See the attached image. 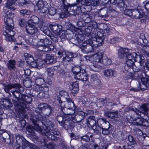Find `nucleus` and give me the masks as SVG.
<instances>
[{
    "mask_svg": "<svg viewBox=\"0 0 149 149\" xmlns=\"http://www.w3.org/2000/svg\"><path fill=\"white\" fill-rule=\"evenodd\" d=\"M27 53H25V54H24V56H26V55H27Z\"/></svg>",
    "mask_w": 149,
    "mask_h": 149,
    "instance_id": "obj_58",
    "label": "nucleus"
},
{
    "mask_svg": "<svg viewBox=\"0 0 149 149\" xmlns=\"http://www.w3.org/2000/svg\"><path fill=\"white\" fill-rule=\"evenodd\" d=\"M128 78L132 79L133 78V76L131 74H130L128 76Z\"/></svg>",
    "mask_w": 149,
    "mask_h": 149,
    "instance_id": "obj_47",
    "label": "nucleus"
},
{
    "mask_svg": "<svg viewBox=\"0 0 149 149\" xmlns=\"http://www.w3.org/2000/svg\"><path fill=\"white\" fill-rule=\"evenodd\" d=\"M0 104L1 108H0V115L3 113V109H7L9 107L12 106V104L10 102L9 100L7 99H4L2 101L0 102Z\"/></svg>",
    "mask_w": 149,
    "mask_h": 149,
    "instance_id": "obj_6",
    "label": "nucleus"
},
{
    "mask_svg": "<svg viewBox=\"0 0 149 149\" xmlns=\"http://www.w3.org/2000/svg\"><path fill=\"white\" fill-rule=\"evenodd\" d=\"M105 60L107 64L109 65L111 63V60L110 58H107Z\"/></svg>",
    "mask_w": 149,
    "mask_h": 149,
    "instance_id": "obj_43",
    "label": "nucleus"
},
{
    "mask_svg": "<svg viewBox=\"0 0 149 149\" xmlns=\"http://www.w3.org/2000/svg\"><path fill=\"white\" fill-rule=\"evenodd\" d=\"M96 147V146H95V147H93V149H95V147Z\"/></svg>",
    "mask_w": 149,
    "mask_h": 149,
    "instance_id": "obj_63",
    "label": "nucleus"
},
{
    "mask_svg": "<svg viewBox=\"0 0 149 149\" xmlns=\"http://www.w3.org/2000/svg\"><path fill=\"white\" fill-rule=\"evenodd\" d=\"M72 92L73 93H77L79 90V85L77 82L76 81L72 83L70 87Z\"/></svg>",
    "mask_w": 149,
    "mask_h": 149,
    "instance_id": "obj_13",
    "label": "nucleus"
},
{
    "mask_svg": "<svg viewBox=\"0 0 149 149\" xmlns=\"http://www.w3.org/2000/svg\"><path fill=\"white\" fill-rule=\"evenodd\" d=\"M19 88V85L17 84H8L5 85L4 89L6 92H9L10 90L12 88H16L17 89Z\"/></svg>",
    "mask_w": 149,
    "mask_h": 149,
    "instance_id": "obj_11",
    "label": "nucleus"
},
{
    "mask_svg": "<svg viewBox=\"0 0 149 149\" xmlns=\"http://www.w3.org/2000/svg\"><path fill=\"white\" fill-rule=\"evenodd\" d=\"M58 54L59 55H60L61 54V53L60 52H58Z\"/></svg>",
    "mask_w": 149,
    "mask_h": 149,
    "instance_id": "obj_57",
    "label": "nucleus"
},
{
    "mask_svg": "<svg viewBox=\"0 0 149 149\" xmlns=\"http://www.w3.org/2000/svg\"><path fill=\"white\" fill-rule=\"evenodd\" d=\"M76 69H77V68H74V70L75 69L76 70Z\"/></svg>",
    "mask_w": 149,
    "mask_h": 149,
    "instance_id": "obj_64",
    "label": "nucleus"
},
{
    "mask_svg": "<svg viewBox=\"0 0 149 149\" xmlns=\"http://www.w3.org/2000/svg\"><path fill=\"white\" fill-rule=\"evenodd\" d=\"M49 49L48 47L44 46L42 44L40 45L39 44V46L38 47V50L40 52H47Z\"/></svg>",
    "mask_w": 149,
    "mask_h": 149,
    "instance_id": "obj_22",
    "label": "nucleus"
},
{
    "mask_svg": "<svg viewBox=\"0 0 149 149\" xmlns=\"http://www.w3.org/2000/svg\"><path fill=\"white\" fill-rule=\"evenodd\" d=\"M31 21L28 22V25L26 26V29L28 33L33 34L37 33L38 29L33 24H31Z\"/></svg>",
    "mask_w": 149,
    "mask_h": 149,
    "instance_id": "obj_7",
    "label": "nucleus"
},
{
    "mask_svg": "<svg viewBox=\"0 0 149 149\" xmlns=\"http://www.w3.org/2000/svg\"><path fill=\"white\" fill-rule=\"evenodd\" d=\"M128 138H129V139L130 138H132V137L130 136H129Z\"/></svg>",
    "mask_w": 149,
    "mask_h": 149,
    "instance_id": "obj_59",
    "label": "nucleus"
},
{
    "mask_svg": "<svg viewBox=\"0 0 149 149\" xmlns=\"http://www.w3.org/2000/svg\"><path fill=\"white\" fill-rule=\"evenodd\" d=\"M68 16V13L67 11H66L65 13H62L61 14L60 17L61 18H63L65 17H67Z\"/></svg>",
    "mask_w": 149,
    "mask_h": 149,
    "instance_id": "obj_39",
    "label": "nucleus"
},
{
    "mask_svg": "<svg viewBox=\"0 0 149 149\" xmlns=\"http://www.w3.org/2000/svg\"><path fill=\"white\" fill-rule=\"evenodd\" d=\"M83 99H84V101L83 102L82 101V103H83L84 104L85 102L86 101L87 99L85 97H84L82 98Z\"/></svg>",
    "mask_w": 149,
    "mask_h": 149,
    "instance_id": "obj_52",
    "label": "nucleus"
},
{
    "mask_svg": "<svg viewBox=\"0 0 149 149\" xmlns=\"http://www.w3.org/2000/svg\"><path fill=\"white\" fill-rule=\"evenodd\" d=\"M32 147L31 148V149H38L37 148L36 146L33 145H32Z\"/></svg>",
    "mask_w": 149,
    "mask_h": 149,
    "instance_id": "obj_48",
    "label": "nucleus"
},
{
    "mask_svg": "<svg viewBox=\"0 0 149 149\" xmlns=\"http://www.w3.org/2000/svg\"><path fill=\"white\" fill-rule=\"evenodd\" d=\"M129 52V50L128 49L121 48L119 49L118 55L119 57L120 58L126 57L127 58L126 61L127 65L129 67H131L134 63L133 62L132 60L133 56L132 54H130Z\"/></svg>",
    "mask_w": 149,
    "mask_h": 149,
    "instance_id": "obj_3",
    "label": "nucleus"
},
{
    "mask_svg": "<svg viewBox=\"0 0 149 149\" xmlns=\"http://www.w3.org/2000/svg\"><path fill=\"white\" fill-rule=\"evenodd\" d=\"M141 110L142 112H139V111H136V113L139 115L141 117V116L144 114H148V110L147 108L145 107H143L141 108ZM130 123H132L134 125H142L145 126H148L149 125V123L144 118H139L135 120H134L130 122Z\"/></svg>",
    "mask_w": 149,
    "mask_h": 149,
    "instance_id": "obj_2",
    "label": "nucleus"
},
{
    "mask_svg": "<svg viewBox=\"0 0 149 149\" xmlns=\"http://www.w3.org/2000/svg\"><path fill=\"white\" fill-rule=\"evenodd\" d=\"M38 43L40 45L42 44L44 46L48 47V45L50 44L51 42L48 39L46 38L45 39H40L38 41Z\"/></svg>",
    "mask_w": 149,
    "mask_h": 149,
    "instance_id": "obj_18",
    "label": "nucleus"
},
{
    "mask_svg": "<svg viewBox=\"0 0 149 149\" xmlns=\"http://www.w3.org/2000/svg\"><path fill=\"white\" fill-rule=\"evenodd\" d=\"M124 13L125 15L128 16L132 15L133 14L131 10H126L124 11Z\"/></svg>",
    "mask_w": 149,
    "mask_h": 149,
    "instance_id": "obj_34",
    "label": "nucleus"
},
{
    "mask_svg": "<svg viewBox=\"0 0 149 149\" xmlns=\"http://www.w3.org/2000/svg\"><path fill=\"white\" fill-rule=\"evenodd\" d=\"M48 13L50 15H53L56 13V10L54 8L51 7L48 10Z\"/></svg>",
    "mask_w": 149,
    "mask_h": 149,
    "instance_id": "obj_26",
    "label": "nucleus"
},
{
    "mask_svg": "<svg viewBox=\"0 0 149 149\" xmlns=\"http://www.w3.org/2000/svg\"><path fill=\"white\" fill-rule=\"evenodd\" d=\"M113 40H115V41H118L120 40V39L118 38L117 37L113 38L112 39H111L110 41V43L111 44L114 43V42H112Z\"/></svg>",
    "mask_w": 149,
    "mask_h": 149,
    "instance_id": "obj_41",
    "label": "nucleus"
},
{
    "mask_svg": "<svg viewBox=\"0 0 149 149\" xmlns=\"http://www.w3.org/2000/svg\"><path fill=\"white\" fill-rule=\"evenodd\" d=\"M101 120L104 124H107L108 126V127L106 129H103L102 131V133L104 135L107 134L109 133L108 129L110 128V124L108 122L106 121V120L104 119H102Z\"/></svg>",
    "mask_w": 149,
    "mask_h": 149,
    "instance_id": "obj_16",
    "label": "nucleus"
},
{
    "mask_svg": "<svg viewBox=\"0 0 149 149\" xmlns=\"http://www.w3.org/2000/svg\"><path fill=\"white\" fill-rule=\"evenodd\" d=\"M28 12L25 9L22 10L20 11V14L22 15H23L24 14H28Z\"/></svg>",
    "mask_w": 149,
    "mask_h": 149,
    "instance_id": "obj_38",
    "label": "nucleus"
},
{
    "mask_svg": "<svg viewBox=\"0 0 149 149\" xmlns=\"http://www.w3.org/2000/svg\"><path fill=\"white\" fill-rule=\"evenodd\" d=\"M104 101L105 100L102 99H100L97 101V106L98 107H100L104 104Z\"/></svg>",
    "mask_w": 149,
    "mask_h": 149,
    "instance_id": "obj_28",
    "label": "nucleus"
},
{
    "mask_svg": "<svg viewBox=\"0 0 149 149\" xmlns=\"http://www.w3.org/2000/svg\"><path fill=\"white\" fill-rule=\"evenodd\" d=\"M21 123H23L24 124V125H23V126H24L25 125V121L24 120H22L21 122Z\"/></svg>",
    "mask_w": 149,
    "mask_h": 149,
    "instance_id": "obj_51",
    "label": "nucleus"
},
{
    "mask_svg": "<svg viewBox=\"0 0 149 149\" xmlns=\"http://www.w3.org/2000/svg\"><path fill=\"white\" fill-rule=\"evenodd\" d=\"M16 0H8L6 3L4 8H7L10 10L14 11L16 9L15 4ZM5 8H4V9Z\"/></svg>",
    "mask_w": 149,
    "mask_h": 149,
    "instance_id": "obj_8",
    "label": "nucleus"
},
{
    "mask_svg": "<svg viewBox=\"0 0 149 149\" xmlns=\"http://www.w3.org/2000/svg\"><path fill=\"white\" fill-rule=\"evenodd\" d=\"M73 72L74 74V77L75 79L81 80L83 82H85L86 84H88V75L84 70L81 68L79 72L73 70Z\"/></svg>",
    "mask_w": 149,
    "mask_h": 149,
    "instance_id": "obj_4",
    "label": "nucleus"
},
{
    "mask_svg": "<svg viewBox=\"0 0 149 149\" xmlns=\"http://www.w3.org/2000/svg\"><path fill=\"white\" fill-rule=\"evenodd\" d=\"M86 43L88 44H89L92 47L93 46V42L91 39H89L87 40L86 41Z\"/></svg>",
    "mask_w": 149,
    "mask_h": 149,
    "instance_id": "obj_36",
    "label": "nucleus"
},
{
    "mask_svg": "<svg viewBox=\"0 0 149 149\" xmlns=\"http://www.w3.org/2000/svg\"><path fill=\"white\" fill-rule=\"evenodd\" d=\"M73 57L72 54L70 52L66 53V56L63 58V61L65 62H68L71 60V58Z\"/></svg>",
    "mask_w": 149,
    "mask_h": 149,
    "instance_id": "obj_21",
    "label": "nucleus"
},
{
    "mask_svg": "<svg viewBox=\"0 0 149 149\" xmlns=\"http://www.w3.org/2000/svg\"><path fill=\"white\" fill-rule=\"evenodd\" d=\"M3 48L1 46H0V52H3Z\"/></svg>",
    "mask_w": 149,
    "mask_h": 149,
    "instance_id": "obj_53",
    "label": "nucleus"
},
{
    "mask_svg": "<svg viewBox=\"0 0 149 149\" xmlns=\"http://www.w3.org/2000/svg\"><path fill=\"white\" fill-rule=\"evenodd\" d=\"M63 3H64L65 1V0H60Z\"/></svg>",
    "mask_w": 149,
    "mask_h": 149,
    "instance_id": "obj_55",
    "label": "nucleus"
},
{
    "mask_svg": "<svg viewBox=\"0 0 149 149\" xmlns=\"http://www.w3.org/2000/svg\"><path fill=\"white\" fill-rule=\"evenodd\" d=\"M45 60L46 61V63L47 64L53 63L55 62L54 59V56L52 54L47 55Z\"/></svg>",
    "mask_w": 149,
    "mask_h": 149,
    "instance_id": "obj_12",
    "label": "nucleus"
},
{
    "mask_svg": "<svg viewBox=\"0 0 149 149\" xmlns=\"http://www.w3.org/2000/svg\"><path fill=\"white\" fill-rule=\"evenodd\" d=\"M106 31L107 32V33H108L109 31V29H107L106 30Z\"/></svg>",
    "mask_w": 149,
    "mask_h": 149,
    "instance_id": "obj_56",
    "label": "nucleus"
},
{
    "mask_svg": "<svg viewBox=\"0 0 149 149\" xmlns=\"http://www.w3.org/2000/svg\"><path fill=\"white\" fill-rule=\"evenodd\" d=\"M103 53L101 52L94 54L89 58V61L93 63L96 64L101 62L103 57Z\"/></svg>",
    "mask_w": 149,
    "mask_h": 149,
    "instance_id": "obj_5",
    "label": "nucleus"
},
{
    "mask_svg": "<svg viewBox=\"0 0 149 149\" xmlns=\"http://www.w3.org/2000/svg\"><path fill=\"white\" fill-rule=\"evenodd\" d=\"M18 102L19 103L20 105H19L17 106V107H18L19 109L18 110L19 112L20 111V110H21L23 112L24 111V110L25 107H26V106L23 103H24V102H21L20 99H19L18 100Z\"/></svg>",
    "mask_w": 149,
    "mask_h": 149,
    "instance_id": "obj_24",
    "label": "nucleus"
},
{
    "mask_svg": "<svg viewBox=\"0 0 149 149\" xmlns=\"http://www.w3.org/2000/svg\"><path fill=\"white\" fill-rule=\"evenodd\" d=\"M99 76L96 74H93L91 77V81L93 84H97L99 81L98 78Z\"/></svg>",
    "mask_w": 149,
    "mask_h": 149,
    "instance_id": "obj_15",
    "label": "nucleus"
},
{
    "mask_svg": "<svg viewBox=\"0 0 149 149\" xmlns=\"http://www.w3.org/2000/svg\"><path fill=\"white\" fill-rule=\"evenodd\" d=\"M15 64V61L14 60H9L7 64L8 68L12 69L14 68Z\"/></svg>",
    "mask_w": 149,
    "mask_h": 149,
    "instance_id": "obj_20",
    "label": "nucleus"
},
{
    "mask_svg": "<svg viewBox=\"0 0 149 149\" xmlns=\"http://www.w3.org/2000/svg\"><path fill=\"white\" fill-rule=\"evenodd\" d=\"M13 36H12V40L11 41H14V43L15 44L19 45H25L24 43V42H23L24 39L21 36H19L18 37L16 40H15L16 41L15 42V40L13 39Z\"/></svg>",
    "mask_w": 149,
    "mask_h": 149,
    "instance_id": "obj_14",
    "label": "nucleus"
},
{
    "mask_svg": "<svg viewBox=\"0 0 149 149\" xmlns=\"http://www.w3.org/2000/svg\"><path fill=\"white\" fill-rule=\"evenodd\" d=\"M54 70L53 68H50L47 69L48 74L49 76H52L54 74Z\"/></svg>",
    "mask_w": 149,
    "mask_h": 149,
    "instance_id": "obj_32",
    "label": "nucleus"
},
{
    "mask_svg": "<svg viewBox=\"0 0 149 149\" xmlns=\"http://www.w3.org/2000/svg\"><path fill=\"white\" fill-rule=\"evenodd\" d=\"M35 127L37 129L40 130V131L41 130V128L40 127L38 126L37 125H36V126L35 125Z\"/></svg>",
    "mask_w": 149,
    "mask_h": 149,
    "instance_id": "obj_50",
    "label": "nucleus"
},
{
    "mask_svg": "<svg viewBox=\"0 0 149 149\" xmlns=\"http://www.w3.org/2000/svg\"><path fill=\"white\" fill-rule=\"evenodd\" d=\"M145 8L148 10L149 9V3H147L145 5Z\"/></svg>",
    "mask_w": 149,
    "mask_h": 149,
    "instance_id": "obj_46",
    "label": "nucleus"
},
{
    "mask_svg": "<svg viewBox=\"0 0 149 149\" xmlns=\"http://www.w3.org/2000/svg\"><path fill=\"white\" fill-rule=\"evenodd\" d=\"M29 0H17L18 3H19V5L20 6H22L24 4L28 3Z\"/></svg>",
    "mask_w": 149,
    "mask_h": 149,
    "instance_id": "obj_27",
    "label": "nucleus"
},
{
    "mask_svg": "<svg viewBox=\"0 0 149 149\" xmlns=\"http://www.w3.org/2000/svg\"><path fill=\"white\" fill-rule=\"evenodd\" d=\"M37 5L41 13H45L47 10V8L44 6L43 2L42 1H39Z\"/></svg>",
    "mask_w": 149,
    "mask_h": 149,
    "instance_id": "obj_10",
    "label": "nucleus"
},
{
    "mask_svg": "<svg viewBox=\"0 0 149 149\" xmlns=\"http://www.w3.org/2000/svg\"><path fill=\"white\" fill-rule=\"evenodd\" d=\"M49 106L46 103H43L42 104H41L39 106V108H41V109H45L48 108Z\"/></svg>",
    "mask_w": 149,
    "mask_h": 149,
    "instance_id": "obj_35",
    "label": "nucleus"
},
{
    "mask_svg": "<svg viewBox=\"0 0 149 149\" xmlns=\"http://www.w3.org/2000/svg\"><path fill=\"white\" fill-rule=\"evenodd\" d=\"M2 2V0H0V4Z\"/></svg>",
    "mask_w": 149,
    "mask_h": 149,
    "instance_id": "obj_61",
    "label": "nucleus"
},
{
    "mask_svg": "<svg viewBox=\"0 0 149 149\" xmlns=\"http://www.w3.org/2000/svg\"><path fill=\"white\" fill-rule=\"evenodd\" d=\"M57 36H59L61 38H64L65 36V31H64L61 30L59 34Z\"/></svg>",
    "mask_w": 149,
    "mask_h": 149,
    "instance_id": "obj_29",
    "label": "nucleus"
},
{
    "mask_svg": "<svg viewBox=\"0 0 149 149\" xmlns=\"http://www.w3.org/2000/svg\"><path fill=\"white\" fill-rule=\"evenodd\" d=\"M90 3L89 4V5H91L93 6H95L96 5V3H95L94 2H90Z\"/></svg>",
    "mask_w": 149,
    "mask_h": 149,
    "instance_id": "obj_49",
    "label": "nucleus"
},
{
    "mask_svg": "<svg viewBox=\"0 0 149 149\" xmlns=\"http://www.w3.org/2000/svg\"><path fill=\"white\" fill-rule=\"evenodd\" d=\"M115 41V40H112V42H114V43H115V42H114V41Z\"/></svg>",
    "mask_w": 149,
    "mask_h": 149,
    "instance_id": "obj_62",
    "label": "nucleus"
},
{
    "mask_svg": "<svg viewBox=\"0 0 149 149\" xmlns=\"http://www.w3.org/2000/svg\"><path fill=\"white\" fill-rule=\"evenodd\" d=\"M67 105L68 106L65 105L66 107L69 109H71V107L73 106H74V104L72 101H69V102H67Z\"/></svg>",
    "mask_w": 149,
    "mask_h": 149,
    "instance_id": "obj_31",
    "label": "nucleus"
},
{
    "mask_svg": "<svg viewBox=\"0 0 149 149\" xmlns=\"http://www.w3.org/2000/svg\"><path fill=\"white\" fill-rule=\"evenodd\" d=\"M140 88L143 90H145L147 89V88L145 86V83H142V84L141 85Z\"/></svg>",
    "mask_w": 149,
    "mask_h": 149,
    "instance_id": "obj_42",
    "label": "nucleus"
},
{
    "mask_svg": "<svg viewBox=\"0 0 149 149\" xmlns=\"http://www.w3.org/2000/svg\"><path fill=\"white\" fill-rule=\"evenodd\" d=\"M18 48V47L16 46H15L13 47V49L17 50Z\"/></svg>",
    "mask_w": 149,
    "mask_h": 149,
    "instance_id": "obj_54",
    "label": "nucleus"
},
{
    "mask_svg": "<svg viewBox=\"0 0 149 149\" xmlns=\"http://www.w3.org/2000/svg\"><path fill=\"white\" fill-rule=\"evenodd\" d=\"M25 82H26V83H27L28 82H29V81H26Z\"/></svg>",
    "mask_w": 149,
    "mask_h": 149,
    "instance_id": "obj_60",
    "label": "nucleus"
},
{
    "mask_svg": "<svg viewBox=\"0 0 149 149\" xmlns=\"http://www.w3.org/2000/svg\"><path fill=\"white\" fill-rule=\"evenodd\" d=\"M107 116L109 118H117L118 117L117 112V111L115 112H109L107 113Z\"/></svg>",
    "mask_w": 149,
    "mask_h": 149,
    "instance_id": "obj_23",
    "label": "nucleus"
},
{
    "mask_svg": "<svg viewBox=\"0 0 149 149\" xmlns=\"http://www.w3.org/2000/svg\"><path fill=\"white\" fill-rule=\"evenodd\" d=\"M97 66H95L94 65H90V68H91V69L93 70L96 71V70H95L94 68V67H97Z\"/></svg>",
    "mask_w": 149,
    "mask_h": 149,
    "instance_id": "obj_44",
    "label": "nucleus"
},
{
    "mask_svg": "<svg viewBox=\"0 0 149 149\" xmlns=\"http://www.w3.org/2000/svg\"><path fill=\"white\" fill-rule=\"evenodd\" d=\"M24 72L25 74L27 75H29L31 74V71L29 69L24 70Z\"/></svg>",
    "mask_w": 149,
    "mask_h": 149,
    "instance_id": "obj_40",
    "label": "nucleus"
},
{
    "mask_svg": "<svg viewBox=\"0 0 149 149\" xmlns=\"http://www.w3.org/2000/svg\"><path fill=\"white\" fill-rule=\"evenodd\" d=\"M2 15L4 17V21L6 26L3 31V34L8 41L12 40V36L15 34L13 30L14 28V23L12 19L14 17V14L10 13L6 9H3Z\"/></svg>",
    "mask_w": 149,
    "mask_h": 149,
    "instance_id": "obj_1",
    "label": "nucleus"
},
{
    "mask_svg": "<svg viewBox=\"0 0 149 149\" xmlns=\"http://www.w3.org/2000/svg\"><path fill=\"white\" fill-rule=\"evenodd\" d=\"M62 26L60 25H54L52 26V30L56 35H58L60 32Z\"/></svg>",
    "mask_w": 149,
    "mask_h": 149,
    "instance_id": "obj_17",
    "label": "nucleus"
},
{
    "mask_svg": "<svg viewBox=\"0 0 149 149\" xmlns=\"http://www.w3.org/2000/svg\"><path fill=\"white\" fill-rule=\"evenodd\" d=\"M19 23L20 26L22 27H23L25 23V21L24 19H20L19 20Z\"/></svg>",
    "mask_w": 149,
    "mask_h": 149,
    "instance_id": "obj_33",
    "label": "nucleus"
},
{
    "mask_svg": "<svg viewBox=\"0 0 149 149\" xmlns=\"http://www.w3.org/2000/svg\"><path fill=\"white\" fill-rule=\"evenodd\" d=\"M36 82L39 84H45V81L43 79L39 78L36 79Z\"/></svg>",
    "mask_w": 149,
    "mask_h": 149,
    "instance_id": "obj_30",
    "label": "nucleus"
},
{
    "mask_svg": "<svg viewBox=\"0 0 149 149\" xmlns=\"http://www.w3.org/2000/svg\"><path fill=\"white\" fill-rule=\"evenodd\" d=\"M103 73L104 75L106 77H115L117 75L116 72L111 69H108L104 70L103 72Z\"/></svg>",
    "mask_w": 149,
    "mask_h": 149,
    "instance_id": "obj_9",
    "label": "nucleus"
},
{
    "mask_svg": "<svg viewBox=\"0 0 149 149\" xmlns=\"http://www.w3.org/2000/svg\"><path fill=\"white\" fill-rule=\"evenodd\" d=\"M46 63V61L45 60H44V59H43L39 58L36 61V64L37 65L40 67H41L42 65Z\"/></svg>",
    "mask_w": 149,
    "mask_h": 149,
    "instance_id": "obj_25",
    "label": "nucleus"
},
{
    "mask_svg": "<svg viewBox=\"0 0 149 149\" xmlns=\"http://www.w3.org/2000/svg\"><path fill=\"white\" fill-rule=\"evenodd\" d=\"M29 56V57L28 58H26V61L27 62H28L29 63H30L33 61V57H31L30 55Z\"/></svg>",
    "mask_w": 149,
    "mask_h": 149,
    "instance_id": "obj_37",
    "label": "nucleus"
},
{
    "mask_svg": "<svg viewBox=\"0 0 149 149\" xmlns=\"http://www.w3.org/2000/svg\"><path fill=\"white\" fill-rule=\"evenodd\" d=\"M31 21V24L36 25L39 22V19L36 16H33L31 17V19L29 20L28 22Z\"/></svg>",
    "mask_w": 149,
    "mask_h": 149,
    "instance_id": "obj_19",
    "label": "nucleus"
},
{
    "mask_svg": "<svg viewBox=\"0 0 149 149\" xmlns=\"http://www.w3.org/2000/svg\"><path fill=\"white\" fill-rule=\"evenodd\" d=\"M51 38L52 39V40L55 42H56L58 41L57 39L54 36L51 37Z\"/></svg>",
    "mask_w": 149,
    "mask_h": 149,
    "instance_id": "obj_45",
    "label": "nucleus"
}]
</instances>
